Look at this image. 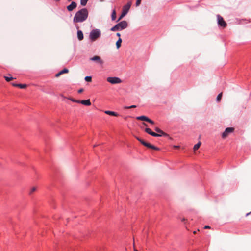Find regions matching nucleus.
Returning <instances> with one entry per match:
<instances>
[{"mask_svg":"<svg viewBox=\"0 0 251 251\" xmlns=\"http://www.w3.org/2000/svg\"><path fill=\"white\" fill-rule=\"evenodd\" d=\"M78 39L81 41L83 39L84 36L83 32L81 30H78L77 32Z\"/></svg>","mask_w":251,"mask_h":251,"instance_id":"nucleus-14","label":"nucleus"},{"mask_svg":"<svg viewBox=\"0 0 251 251\" xmlns=\"http://www.w3.org/2000/svg\"><path fill=\"white\" fill-rule=\"evenodd\" d=\"M12 85L14 87H17V85H18V84L15 83H12Z\"/></svg>","mask_w":251,"mask_h":251,"instance_id":"nucleus-34","label":"nucleus"},{"mask_svg":"<svg viewBox=\"0 0 251 251\" xmlns=\"http://www.w3.org/2000/svg\"><path fill=\"white\" fill-rule=\"evenodd\" d=\"M250 213H251V211L250 212H249L246 214V216H248Z\"/></svg>","mask_w":251,"mask_h":251,"instance_id":"nucleus-38","label":"nucleus"},{"mask_svg":"<svg viewBox=\"0 0 251 251\" xmlns=\"http://www.w3.org/2000/svg\"><path fill=\"white\" fill-rule=\"evenodd\" d=\"M201 145V142H199L197 144H195L193 147V150L194 151L197 150L200 147Z\"/></svg>","mask_w":251,"mask_h":251,"instance_id":"nucleus-19","label":"nucleus"},{"mask_svg":"<svg viewBox=\"0 0 251 251\" xmlns=\"http://www.w3.org/2000/svg\"><path fill=\"white\" fill-rule=\"evenodd\" d=\"M154 130L157 132L156 133L158 135V137H161V136L168 137L169 136V135L167 133L164 132L163 130H162L161 129H160L159 128H158L157 127H155Z\"/></svg>","mask_w":251,"mask_h":251,"instance_id":"nucleus-8","label":"nucleus"},{"mask_svg":"<svg viewBox=\"0 0 251 251\" xmlns=\"http://www.w3.org/2000/svg\"><path fill=\"white\" fill-rule=\"evenodd\" d=\"M60 72V74H61V75H62V74H64V73H68L69 70L67 68H64V69H63L62 70H61Z\"/></svg>","mask_w":251,"mask_h":251,"instance_id":"nucleus-24","label":"nucleus"},{"mask_svg":"<svg viewBox=\"0 0 251 251\" xmlns=\"http://www.w3.org/2000/svg\"><path fill=\"white\" fill-rule=\"evenodd\" d=\"M136 105H131L130 106L126 107L125 108L126 109H130V108H136Z\"/></svg>","mask_w":251,"mask_h":251,"instance_id":"nucleus-28","label":"nucleus"},{"mask_svg":"<svg viewBox=\"0 0 251 251\" xmlns=\"http://www.w3.org/2000/svg\"><path fill=\"white\" fill-rule=\"evenodd\" d=\"M88 11L83 8L77 11L73 18L74 23H81L85 21L88 17Z\"/></svg>","mask_w":251,"mask_h":251,"instance_id":"nucleus-1","label":"nucleus"},{"mask_svg":"<svg viewBox=\"0 0 251 251\" xmlns=\"http://www.w3.org/2000/svg\"><path fill=\"white\" fill-rule=\"evenodd\" d=\"M139 142L143 145H144L145 143H146V141H144L143 139H141L139 140Z\"/></svg>","mask_w":251,"mask_h":251,"instance_id":"nucleus-31","label":"nucleus"},{"mask_svg":"<svg viewBox=\"0 0 251 251\" xmlns=\"http://www.w3.org/2000/svg\"><path fill=\"white\" fill-rule=\"evenodd\" d=\"M145 131L153 137H158L157 133L152 131L149 128H146Z\"/></svg>","mask_w":251,"mask_h":251,"instance_id":"nucleus-11","label":"nucleus"},{"mask_svg":"<svg viewBox=\"0 0 251 251\" xmlns=\"http://www.w3.org/2000/svg\"><path fill=\"white\" fill-rule=\"evenodd\" d=\"M18 87H19L21 89H24L26 87L27 85L25 84H18V85H17Z\"/></svg>","mask_w":251,"mask_h":251,"instance_id":"nucleus-20","label":"nucleus"},{"mask_svg":"<svg viewBox=\"0 0 251 251\" xmlns=\"http://www.w3.org/2000/svg\"><path fill=\"white\" fill-rule=\"evenodd\" d=\"M88 1V0H80L81 5L82 6H85Z\"/></svg>","mask_w":251,"mask_h":251,"instance_id":"nucleus-21","label":"nucleus"},{"mask_svg":"<svg viewBox=\"0 0 251 251\" xmlns=\"http://www.w3.org/2000/svg\"><path fill=\"white\" fill-rule=\"evenodd\" d=\"M234 131V128L233 127H227L226 128L225 130L223 132L222 134V137L223 139L226 138L229 134L233 132Z\"/></svg>","mask_w":251,"mask_h":251,"instance_id":"nucleus-6","label":"nucleus"},{"mask_svg":"<svg viewBox=\"0 0 251 251\" xmlns=\"http://www.w3.org/2000/svg\"><path fill=\"white\" fill-rule=\"evenodd\" d=\"M36 188L35 187H33L31 188L30 190V191L29 192L30 194H31L33 192H34L36 190Z\"/></svg>","mask_w":251,"mask_h":251,"instance_id":"nucleus-30","label":"nucleus"},{"mask_svg":"<svg viewBox=\"0 0 251 251\" xmlns=\"http://www.w3.org/2000/svg\"><path fill=\"white\" fill-rule=\"evenodd\" d=\"M218 24L221 26L225 28L227 24L224 20L223 18L220 15H217Z\"/></svg>","mask_w":251,"mask_h":251,"instance_id":"nucleus-7","label":"nucleus"},{"mask_svg":"<svg viewBox=\"0 0 251 251\" xmlns=\"http://www.w3.org/2000/svg\"><path fill=\"white\" fill-rule=\"evenodd\" d=\"M141 2V0H136V6H138L140 5Z\"/></svg>","mask_w":251,"mask_h":251,"instance_id":"nucleus-27","label":"nucleus"},{"mask_svg":"<svg viewBox=\"0 0 251 251\" xmlns=\"http://www.w3.org/2000/svg\"><path fill=\"white\" fill-rule=\"evenodd\" d=\"M90 59L91 60L93 61H98L100 64H102L103 63V61L101 60L100 57L99 56H94V57H92Z\"/></svg>","mask_w":251,"mask_h":251,"instance_id":"nucleus-12","label":"nucleus"},{"mask_svg":"<svg viewBox=\"0 0 251 251\" xmlns=\"http://www.w3.org/2000/svg\"><path fill=\"white\" fill-rule=\"evenodd\" d=\"M100 35V30L99 29H95L90 32L89 37L92 41H94L99 38Z\"/></svg>","mask_w":251,"mask_h":251,"instance_id":"nucleus-4","label":"nucleus"},{"mask_svg":"<svg viewBox=\"0 0 251 251\" xmlns=\"http://www.w3.org/2000/svg\"><path fill=\"white\" fill-rule=\"evenodd\" d=\"M70 100L72 101H73L74 102H76V103H80V100H75V99H70Z\"/></svg>","mask_w":251,"mask_h":251,"instance_id":"nucleus-26","label":"nucleus"},{"mask_svg":"<svg viewBox=\"0 0 251 251\" xmlns=\"http://www.w3.org/2000/svg\"><path fill=\"white\" fill-rule=\"evenodd\" d=\"M116 35H117L118 37H119V38H120V36H121V34H120V33H117L116 34Z\"/></svg>","mask_w":251,"mask_h":251,"instance_id":"nucleus-37","label":"nucleus"},{"mask_svg":"<svg viewBox=\"0 0 251 251\" xmlns=\"http://www.w3.org/2000/svg\"><path fill=\"white\" fill-rule=\"evenodd\" d=\"M222 96V93H220L218 95V96H217V98H216L217 101H219L221 100Z\"/></svg>","mask_w":251,"mask_h":251,"instance_id":"nucleus-23","label":"nucleus"},{"mask_svg":"<svg viewBox=\"0 0 251 251\" xmlns=\"http://www.w3.org/2000/svg\"><path fill=\"white\" fill-rule=\"evenodd\" d=\"M128 26L126 21H122L113 26L110 30L112 31H120L126 29Z\"/></svg>","mask_w":251,"mask_h":251,"instance_id":"nucleus-2","label":"nucleus"},{"mask_svg":"<svg viewBox=\"0 0 251 251\" xmlns=\"http://www.w3.org/2000/svg\"><path fill=\"white\" fill-rule=\"evenodd\" d=\"M61 75V74H60V72H58V73H57V74L55 75V77H59Z\"/></svg>","mask_w":251,"mask_h":251,"instance_id":"nucleus-32","label":"nucleus"},{"mask_svg":"<svg viewBox=\"0 0 251 251\" xmlns=\"http://www.w3.org/2000/svg\"><path fill=\"white\" fill-rule=\"evenodd\" d=\"M143 125H145V126H147V124H146V123H143Z\"/></svg>","mask_w":251,"mask_h":251,"instance_id":"nucleus-40","label":"nucleus"},{"mask_svg":"<svg viewBox=\"0 0 251 251\" xmlns=\"http://www.w3.org/2000/svg\"><path fill=\"white\" fill-rule=\"evenodd\" d=\"M86 106H90L91 104V101L89 99L86 100H80V103Z\"/></svg>","mask_w":251,"mask_h":251,"instance_id":"nucleus-13","label":"nucleus"},{"mask_svg":"<svg viewBox=\"0 0 251 251\" xmlns=\"http://www.w3.org/2000/svg\"><path fill=\"white\" fill-rule=\"evenodd\" d=\"M104 112L105 114H106L107 115H111V116H116V117L119 116L118 113H117V112H114V111H112L107 110V111H105Z\"/></svg>","mask_w":251,"mask_h":251,"instance_id":"nucleus-15","label":"nucleus"},{"mask_svg":"<svg viewBox=\"0 0 251 251\" xmlns=\"http://www.w3.org/2000/svg\"><path fill=\"white\" fill-rule=\"evenodd\" d=\"M185 220V219L184 218L182 219V221H184Z\"/></svg>","mask_w":251,"mask_h":251,"instance_id":"nucleus-41","label":"nucleus"},{"mask_svg":"<svg viewBox=\"0 0 251 251\" xmlns=\"http://www.w3.org/2000/svg\"><path fill=\"white\" fill-rule=\"evenodd\" d=\"M210 228V227L209 226H205L204 227V229H209Z\"/></svg>","mask_w":251,"mask_h":251,"instance_id":"nucleus-35","label":"nucleus"},{"mask_svg":"<svg viewBox=\"0 0 251 251\" xmlns=\"http://www.w3.org/2000/svg\"><path fill=\"white\" fill-rule=\"evenodd\" d=\"M83 91V89L82 88H81L80 89L78 90V93H82V92Z\"/></svg>","mask_w":251,"mask_h":251,"instance_id":"nucleus-33","label":"nucleus"},{"mask_svg":"<svg viewBox=\"0 0 251 251\" xmlns=\"http://www.w3.org/2000/svg\"><path fill=\"white\" fill-rule=\"evenodd\" d=\"M122 42V40L121 38H119V39L116 42V47L118 49L121 47Z\"/></svg>","mask_w":251,"mask_h":251,"instance_id":"nucleus-18","label":"nucleus"},{"mask_svg":"<svg viewBox=\"0 0 251 251\" xmlns=\"http://www.w3.org/2000/svg\"><path fill=\"white\" fill-rule=\"evenodd\" d=\"M107 81L111 84H118L122 82L121 79L117 77H109L107 78Z\"/></svg>","mask_w":251,"mask_h":251,"instance_id":"nucleus-5","label":"nucleus"},{"mask_svg":"<svg viewBox=\"0 0 251 251\" xmlns=\"http://www.w3.org/2000/svg\"><path fill=\"white\" fill-rule=\"evenodd\" d=\"M77 6V4L75 1H72L71 4L67 6V9L69 11H72L73 9H75Z\"/></svg>","mask_w":251,"mask_h":251,"instance_id":"nucleus-9","label":"nucleus"},{"mask_svg":"<svg viewBox=\"0 0 251 251\" xmlns=\"http://www.w3.org/2000/svg\"><path fill=\"white\" fill-rule=\"evenodd\" d=\"M196 233V231H194V233L195 234Z\"/></svg>","mask_w":251,"mask_h":251,"instance_id":"nucleus-42","label":"nucleus"},{"mask_svg":"<svg viewBox=\"0 0 251 251\" xmlns=\"http://www.w3.org/2000/svg\"><path fill=\"white\" fill-rule=\"evenodd\" d=\"M4 78L7 81V82H9L10 81H11V80L14 79L13 77H8V76H4Z\"/></svg>","mask_w":251,"mask_h":251,"instance_id":"nucleus-25","label":"nucleus"},{"mask_svg":"<svg viewBox=\"0 0 251 251\" xmlns=\"http://www.w3.org/2000/svg\"><path fill=\"white\" fill-rule=\"evenodd\" d=\"M136 119L139 120H142V121L147 122L149 118L146 116L143 115V116L137 117Z\"/></svg>","mask_w":251,"mask_h":251,"instance_id":"nucleus-16","label":"nucleus"},{"mask_svg":"<svg viewBox=\"0 0 251 251\" xmlns=\"http://www.w3.org/2000/svg\"><path fill=\"white\" fill-rule=\"evenodd\" d=\"M132 2L131 1H128L126 4L124 5L123 7L122 13L118 18V19L117 20V22L119 21L121 19H122L125 16H126L128 12L129 11L130 8L131 6Z\"/></svg>","mask_w":251,"mask_h":251,"instance_id":"nucleus-3","label":"nucleus"},{"mask_svg":"<svg viewBox=\"0 0 251 251\" xmlns=\"http://www.w3.org/2000/svg\"><path fill=\"white\" fill-rule=\"evenodd\" d=\"M135 251H137V250H135Z\"/></svg>","mask_w":251,"mask_h":251,"instance_id":"nucleus-43","label":"nucleus"},{"mask_svg":"<svg viewBox=\"0 0 251 251\" xmlns=\"http://www.w3.org/2000/svg\"><path fill=\"white\" fill-rule=\"evenodd\" d=\"M144 146L148 148L151 149H153V150H154L156 151H159L160 150V149L159 148H158L153 145H151V144H150L148 142H146V143H145Z\"/></svg>","mask_w":251,"mask_h":251,"instance_id":"nucleus-10","label":"nucleus"},{"mask_svg":"<svg viewBox=\"0 0 251 251\" xmlns=\"http://www.w3.org/2000/svg\"><path fill=\"white\" fill-rule=\"evenodd\" d=\"M56 2H59L61 0H54Z\"/></svg>","mask_w":251,"mask_h":251,"instance_id":"nucleus-39","label":"nucleus"},{"mask_svg":"<svg viewBox=\"0 0 251 251\" xmlns=\"http://www.w3.org/2000/svg\"><path fill=\"white\" fill-rule=\"evenodd\" d=\"M116 12L115 9H114L112 11V14H111V19L112 21H114L116 20Z\"/></svg>","mask_w":251,"mask_h":251,"instance_id":"nucleus-17","label":"nucleus"},{"mask_svg":"<svg viewBox=\"0 0 251 251\" xmlns=\"http://www.w3.org/2000/svg\"><path fill=\"white\" fill-rule=\"evenodd\" d=\"M85 80L87 82H91L92 77L91 76H87L85 77Z\"/></svg>","mask_w":251,"mask_h":251,"instance_id":"nucleus-22","label":"nucleus"},{"mask_svg":"<svg viewBox=\"0 0 251 251\" xmlns=\"http://www.w3.org/2000/svg\"><path fill=\"white\" fill-rule=\"evenodd\" d=\"M147 122H149V123H150L152 125L154 124V122L153 120L150 119V118L148 119Z\"/></svg>","mask_w":251,"mask_h":251,"instance_id":"nucleus-29","label":"nucleus"},{"mask_svg":"<svg viewBox=\"0 0 251 251\" xmlns=\"http://www.w3.org/2000/svg\"><path fill=\"white\" fill-rule=\"evenodd\" d=\"M135 138L138 141H139V140H140L141 139V138H139V137H137V136H135Z\"/></svg>","mask_w":251,"mask_h":251,"instance_id":"nucleus-36","label":"nucleus"}]
</instances>
